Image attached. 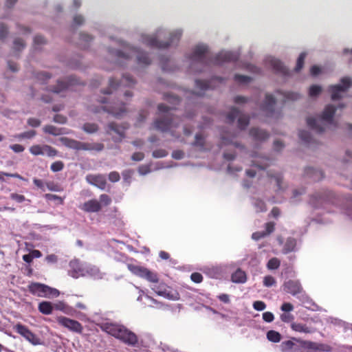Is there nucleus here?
<instances>
[{"mask_svg": "<svg viewBox=\"0 0 352 352\" xmlns=\"http://www.w3.org/2000/svg\"><path fill=\"white\" fill-rule=\"evenodd\" d=\"M267 338L272 342H279L281 340V335L274 330H270L267 333Z\"/></svg>", "mask_w": 352, "mask_h": 352, "instance_id": "31", "label": "nucleus"}, {"mask_svg": "<svg viewBox=\"0 0 352 352\" xmlns=\"http://www.w3.org/2000/svg\"><path fill=\"white\" fill-rule=\"evenodd\" d=\"M120 179V174L116 171H112L109 174V179L111 182H118Z\"/></svg>", "mask_w": 352, "mask_h": 352, "instance_id": "59", "label": "nucleus"}, {"mask_svg": "<svg viewBox=\"0 0 352 352\" xmlns=\"http://www.w3.org/2000/svg\"><path fill=\"white\" fill-rule=\"evenodd\" d=\"M29 291L31 294L39 297H47V291L50 287L44 284L38 283H32L28 286Z\"/></svg>", "mask_w": 352, "mask_h": 352, "instance_id": "16", "label": "nucleus"}, {"mask_svg": "<svg viewBox=\"0 0 352 352\" xmlns=\"http://www.w3.org/2000/svg\"><path fill=\"white\" fill-rule=\"evenodd\" d=\"M51 76L47 72H40L38 73L36 76V78L38 80H41L45 82V80L50 79Z\"/></svg>", "mask_w": 352, "mask_h": 352, "instance_id": "57", "label": "nucleus"}, {"mask_svg": "<svg viewBox=\"0 0 352 352\" xmlns=\"http://www.w3.org/2000/svg\"><path fill=\"white\" fill-rule=\"evenodd\" d=\"M64 163L62 161H56L50 166V169L53 172H58L63 169Z\"/></svg>", "mask_w": 352, "mask_h": 352, "instance_id": "45", "label": "nucleus"}, {"mask_svg": "<svg viewBox=\"0 0 352 352\" xmlns=\"http://www.w3.org/2000/svg\"><path fill=\"white\" fill-rule=\"evenodd\" d=\"M267 175L270 178H273L275 179L277 188L278 190H281V183L283 182V176L280 173H273L271 170L267 172Z\"/></svg>", "mask_w": 352, "mask_h": 352, "instance_id": "32", "label": "nucleus"}, {"mask_svg": "<svg viewBox=\"0 0 352 352\" xmlns=\"http://www.w3.org/2000/svg\"><path fill=\"white\" fill-rule=\"evenodd\" d=\"M35 135H36V131L34 130H31L29 131H25V132L21 133L20 134H18L15 137L19 139H24V138L30 139V138H33L34 136H35Z\"/></svg>", "mask_w": 352, "mask_h": 352, "instance_id": "46", "label": "nucleus"}, {"mask_svg": "<svg viewBox=\"0 0 352 352\" xmlns=\"http://www.w3.org/2000/svg\"><path fill=\"white\" fill-rule=\"evenodd\" d=\"M25 46V42L21 38H16L14 41V50L16 52L21 51Z\"/></svg>", "mask_w": 352, "mask_h": 352, "instance_id": "43", "label": "nucleus"}, {"mask_svg": "<svg viewBox=\"0 0 352 352\" xmlns=\"http://www.w3.org/2000/svg\"><path fill=\"white\" fill-rule=\"evenodd\" d=\"M99 202L100 203V204H103L104 206H107L110 205V204L111 203V199L109 195L106 194H102L100 196Z\"/></svg>", "mask_w": 352, "mask_h": 352, "instance_id": "53", "label": "nucleus"}, {"mask_svg": "<svg viewBox=\"0 0 352 352\" xmlns=\"http://www.w3.org/2000/svg\"><path fill=\"white\" fill-rule=\"evenodd\" d=\"M126 127L118 125L116 122H110L107 124L106 132L109 135H112L113 133L118 135V137L113 136L114 142H121L124 138V131Z\"/></svg>", "mask_w": 352, "mask_h": 352, "instance_id": "15", "label": "nucleus"}, {"mask_svg": "<svg viewBox=\"0 0 352 352\" xmlns=\"http://www.w3.org/2000/svg\"><path fill=\"white\" fill-rule=\"evenodd\" d=\"M296 245V241L293 238H288L286 240L283 248V253L286 254L294 250Z\"/></svg>", "mask_w": 352, "mask_h": 352, "instance_id": "29", "label": "nucleus"}, {"mask_svg": "<svg viewBox=\"0 0 352 352\" xmlns=\"http://www.w3.org/2000/svg\"><path fill=\"white\" fill-rule=\"evenodd\" d=\"M181 36L182 32L177 30L169 34L168 41L167 42L160 41L155 34L143 35L142 38V42L149 47L165 49L169 47L171 44L177 43L179 41Z\"/></svg>", "mask_w": 352, "mask_h": 352, "instance_id": "4", "label": "nucleus"}, {"mask_svg": "<svg viewBox=\"0 0 352 352\" xmlns=\"http://www.w3.org/2000/svg\"><path fill=\"white\" fill-rule=\"evenodd\" d=\"M44 145H33L30 148V152L34 155H44Z\"/></svg>", "mask_w": 352, "mask_h": 352, "instance_id": "39", "label": "nucleus"}, {"mask_svg": "<svg viewBox=\"0 0 352 352\" xmlns=\"http://www.w3.org/2000/svg\"><path fill=\"white\" fill-rule=\"evenodd\" d=\"M45 186H47V189L51 191L60 192L63 190V188L60 187V186L54 182H45Z\"/></svg>", "mask_w": 352, "mask_h": 352, "instance_id": "41", "label": "nucleus"}, {"mask_svg": "<svg viewBox=\"0 0 352 352\" xmlns=\"http://www.w3.org/2000/svg\"><path fill=\"white\" fill-rule=\"evenodd\" d=\"M102 109L112 114L116 118H120L126 112L125 104L117 102L107 103V104L102 107Z\"/></svg>", "mask_w": 352, "mask_h": 352, "instance_id": "12", "label": "nucleus"}, {"mask_svg": "<svg viewBox=\"0 0 352 352\" xmlns=\"http://www.w3.org/2000/svg\"><path fill=\"white\" fill-rule=\"evenodd\" d=\"M135 81L133 78L132 76H131L129 74H124L122 76V78L121 81L117 82L114 78H110L109 79V89H116L118 87H119L120 85H123L124 86H128L131 87L133 85H135Z\"/></svg>", "mask_w": 352, "mask_h": 352, "instance_id": "20", "label": "nucleus"}, {"mask_svg": "<svg viewBox=\"0 0 352 352\" xmlns=\"http://www.w3.org/2000/svg\"><path fill=\"white\" fill-rule=\"evenodd\" d=\"M292 329L294 331H298V332H302V333H311L310 329L306 324H304L302 323H297V322L292 323Z\"/></svg>", "mask_w": 352, "mask_h": 352, "instance_id": "30", "label": "nucleus"}, {"mask_svg": "<svg viewBox=\"0 0 352 352\" xmlns=\"http://www.w3.org/2000/svg\"><path fill=\"white\" fill-rule=\"evenodd\" d=\"M151 289L160 296L171 300L179 299V294L177 291L169 290V287L164 283H153Z\"/></svg>", "mask_w": 352, "mask_h": 352, "instance_id": "8", "label": "nucleus"}, {"mask_svg": "<svg viewBox=\"0 0 352 352\" xmlns=\"http://www.w3.org/2000/svg\"><path fill=\"white\" fill-rule=\"evenodd\" d=\"M284 290L293 296L300 294L302 292V287L299 280H289L283 285Z\"/></svg>", "mask_w": 352, "mask_h": 352, "instance_id": "17", "label": "nucleus"}, {"mask_svg": "<svg viewBox=\"0 0 352 352\" xmlns=\"http://www.w3.org/2000/svg\"><path fill=\"white\" fill-rule=\"evenodd\" d=\"M238 58V54L232 52L223 51L217 54L211 62L214 65H221L224 63L236 61Z\"/></svg>", "mask_w": 352, "mask_h": 352, "instance_id": "14", "label": "nucleus"}, {"mask_svg": "<svg viewBox=\"0 0 352 352\" xmlns=\"http://www.w3.org/2000/svg\"><path fill=\"white\" fill-rule=\"evenodd\" d=\"M10 148L14 153H21L25 150L24 146L19 144H12L10 146Z\"/></svg>", "mask_w": 352, "mask_h": 352, "instance_id": "64", "label": "nucleus"}, {"mask_svg": "<svg viewBox=\"0 0 352 352\" xmlns=\"http://www.w3.org/2000/svg\"><path fill=\"white\" fill-rule=\"evenodd\" d=\"M38 309L43 314L49 315L52 313L53 306L50 302L43 301L38 304Z\"/></svg>", "mask_w": 352, "mask_h": 352, "instance_id": "27", "label": "nucleus"}, {"mask_svg": "<svg viewBox=\"0 0 352 352\" xmlns=\"http://www.w3.org/2000/svg\"><path fill=\"white\" fill-rule=\"evenodd\" d=\"M272 66L273 69L279 73H281L284 75H287L288 74L287 69L283 65V63L279 60L273 59L271 61Z\"/></svg>", "mask_w": 352, "mask_h": 352, "instance_id": "28", "label": "nucleus"}, {"mask_svg": "<svg viewBox=\"0 0 352 352\" xmlns=\"http://www.w3.org/2000/svg\"><path fill=\"white\" fill-rule=\"evenodd\" d=\"M78 83V80L73 76H69L67 82L58 80L56 86H55L52 91L55 94H59L64 90L69 89L70 87Z\"/></svg>", "mask_w": 352, "mask_h": 352, "instance_id": "19", "label": "nucleus"}, {"mask_svg": "<svg viewBox=\"0 0 352 352\" xmlns=\"http://www.w3.org/2000/svg\"><path fill=\"white\" fill-rule=\"evenodd\" d=\"M236 118H238V126L240 129L243 130L248 126L249 116L241 115L240 111L236 107H232L227 115L228 122L232 123Z\"/></svg>", "mask_w": 352, "mask_h": 352, "instance_id": "10", "label": "nucleus"}, {"mask_svg": "<svg viewBox=\"0 0 352 352\" xmlns=\"http://www.w3.org/2000/svg\"><path fill=\"white\" fill-rule=\"evenodd\" d=\"M45 198L48 201H57V204L63 205L64 204V197H61L58 195H54V194H45Z\"/></svg>", "mask_w": 352, "mask_h": 352, "instance_id": "37", "label": "nucleus"}, {"mask_svg": "<svg viewBox=\"0 0 352 352\" xmlns=\"http://www.w3.org/2000/svg\"><path fill=\"white\" fill-rule=\"evenodd\" d=\"M231 278L234 283H243L246 281L247 276L244 271L241 269H238L232 274Z\"/></svg>", "mask_w": 352, "mask_h": 352, "instance_id": "26", "label": "nucleus"}, {"mask_svg": "<svg viewBox=\"0 0 352 352\" xmlns=\"http://www.w3.org/2000/svg\"><path fill=\"white\" fill-rule=\"evenodd\" d=\"M322 91V88L319 85H312L309 88V94L311 97L318 96Z\"/></svg>", "mask_w": 352, "mask_h": 352, "instance_id": "44", "label": "nucleus"}, {"mask_svg": "<svg viewBox=\"0 0 352 352\" xmlns=\"http://www.w3.org/2000/svg\"><path fill=\"white\" fill-rule=\"evenodd\" d=\"M60 140L66 147L76 151H101L104 148V145L102 143L83 142L66 137L61 138Z\"/></svg>", "mask_w": 352, "mask_h": 352, "instance_id": "5", "label": "nucleus"}, {"mask_svg": "<svg viewBox=\"0 0 352 352\" xmlns=\"http://www.w3.org/2000/svg\"><path fill=\"white\" fill-rule=\"evenodd\" d=\"M271 164V161L268 158L263 159V162L252 161V166L258 167L261 170L266 169Z\"/></svg>", "mask_w": 352, "mask_h": 352, "instance_id": "35", "label": "nucleus"}, {"mask_svg": "<svg viewBox=\"0 0 352 352\" xmlns=\"http://www.w3.org/2000/svg\"><path fill=\"white\" fill-rule=\"evenodd\" d=\"M336 112V107L332 104H328L324 109L321 117L319 119L307 118V124L311 129L318 133H322L324 131L326 123L331 124Z\"/></svg>", "mask_w": 352, "mask_h": 352, "instance_id": "3", "label": "nucleus"}, {"mask_svg": "<svg viewBox=\"0 0 352 352\" xmlns=\"http://www.w3.org/2000/svg\"><path fill=\"white\" fill-rule=\"evenodd\" d=\"M54 121L59 124H65L67 122V118L63 115L56 114L54 117Z\"/></svg>", "mask_w": 352, "mask_h": 352, "instance_id": "62", "label": "nucleus"}, {"mask_svg": "<svg viewBox=\"0 0 352 352\" xmlns=\"http://www.w3.org/2000/svg\"><path fill=\"white\" fill-rule=\"evenodd\" d=\"M157 109L159 115L153 121V128L162 133H170L173 137L179 138V135L175 133L174 129L179 126L181 120L170 113L173 108L164 104H160Z\"/></svg>", "mask_w": 352, "mask_h": 352, "instance_id": "1", "label": "nucleus"}, {"mask_svg": "<svg viewBox=\"0 0 352 352\" xmlns=\"http://www.w3.org/2000/svg\"><path fill=\"white\" fill-rule=\"evenodd\" d=\"M275 283H276V280L272 276H270V275L266 276L263 278V285L265 287H271V286L274 285Z\"/></svg>", "mask_w": 352, "mask_h": 352, "instance_id": "52", "label": "nucleus"}, {"mask_svg": "<svg viewBox=\"0 0 352 352\" xmlns=\"http://www.w3.org/2000/svg\"><path fill=\"white\" fill-rule=\"evenodd\" d=\"M280 262L277 258H272L269 260L267 267L269 270H276L279 267Z\"/></svg>", "mask_w": 352, "mask_h": 352, "instance_id": "40", "label": "nucleus"}, {"mask_svg": "<svg viewBox=\"0 0 352 352\" xmlns=\"http://www.w3.org/2000/svg\"><path fill=\"white\" fill-rule=\"evenodd\" d=\"M305 177H310L314 182H318L324 177V174L320 170L308 167L305 170Z\"/></svg>", "mask_w": 352, "mask_h": 352, "instance_id": "23", "label": "nucleus"}, {"mask_svg": "<svg viewBox=\"0 0 352 352\" xmlns=\"http://www.w3.org/2000/svg\"><path fill=\"white\" fill-rule=\"evenodd\" d=\"M132 52L136 54L137 60L139 64L148 65L151 63V59L146 53L136 49H133Z\"/></svg>", "mask_w": 352, "mask_h": 352, "instance_id": "25", "label": "nucleus"}, {"mask_svg": "<svg viewBox=\"0 0 352 352\" xmlns=\"http://www.w3.org/2000/svg\"><path fill=\"white\" fill-rule=\"evenodd\" d=\"M86 181L101 190H104L106 188L107 181L105 176L103 175H87L86 176Z\"/></svg>", "mask_w": 352, "mask_h": 352, "instance_id": "18", "label": "nucleus"}, {"mask_svg": "<svg viewBox=\"0 0 352 352\" xmlns=\"http://www.w3.org/2000/svg\"><path fill=\"white\" fill-rule=\"evenodd\" d=\"M56 321L58 324L67 329L70 331L77 333H82L83 331L82 325L76 320L60 316L56 318Z\"/></svg>", "mask_w": 352, "mask_h": 352, "instance_id": "9", "label": "nucleus"}, {"mask_svg": "<svg viewBox=\"0 0 352 352\" xmlns=\"http://www.w3.org/2000/svg\"><path fill=\"white\" fill-rule=\"evenodd\" d=\"M250 135L255 140L263 141L268 138L269 133L266 131L258 128H252L250 130Z\"/></svg>", "mask_w": 352, "mask_h": 352, "instance_id": "24", "label": "nucleus"}, {"mask_svg": "<svg viewBox=\"0 0 352 352\" xmlns=\"http://www.w3.org/2000/svg\"><path fill=\"white\" fill-rule=\"evenodd\" d=\"M253 307L256 311H263L265 309L266 305L263 301L257 300L253 303Z\"/></svg>", "mask_w": 352, "mask_h": 352, "instance_id": "55", "label": "nucleus"}, {"mask_svg": "<svg viewBox=\"0 0 352 352\" xmlns=\"http://www.w3.org/2000/svg\"><path fill=\"white\" fill-rule=\"evenodd\" d=\"M299 138L302 140L305 143L309 144L311 142V136L309 131L302 130L299 131L298 133Z\"/></svg>", "mask_w": 352, "mask_h": 352, "instance_id": "38", "label": "nucleus"}, {"mask_svg": "<svg viewBox=\"0 0 352 352\" xmlns=\"http://www.w3.org/2000/svg\"><path fill=\"white\" fill-rule=\"evenodd\" d=\"M208 47L205 45H197L195 47L192 54L190 56V60L195 63H200L202 65L208 64L206 60Z\"/></svg>", "mask_w": 352, "mask_h": 352, "instance_id": "13", "label": "nucleus"}, {"mask_svg": "<svg viewBox=\"0 0 352 352\" xmlns=\"http://www.w3.org/2000/svg\"><path fill=\"white\" fill-rule=\"evenodd\" d=\"M254 207L257 212H265L267 210L265 202L259 199L255 201Z\"/></svg>", "mask_w": 352, "mask_h": 352, "instance_id": "47", "label": "nucleus"}, {"mask_svg": "<svg viewBox=\"0 0 352 352\" xmlns=\"http://www.w3.org/2000/svg\"><path fill=\"white\" fill-rule=\"evenodd\" d=\"M43 130L46 133L51 134L53 135H59L62 134L61 129L53 125H46L43 128Z\"/></svg>", "mask_w": 352, "mask_h": 352, "instance_id": "33", "label": "nucleus"}, {"mask_svg": "<svg viewBox=\"0 0 352 352\" xmlns=\"http://www.w3.org/2000/svg\"><path fill=\"white\" fill-rule=\"evenodd\" d=\"M10 198L18 203H22L25 200V197L24 195H19L17 193H12L10 195Z\"/></svg>", "mask_w": 352, "mask_h": 352, "instance_id": "56", "label": "nucleus"}, {"mask_svg": "<svg viewBox=\"0 0 352 352\" xmlns=\"http://www.w3.org/2000/svg\"><path fill=\"white\" fill-rule=\"evenodd\" d=\"M263 319L267 322H271L274 320V314L270 311H266L263 314Z\"/></svg>", "mask_w": 352, "mask_h": 352, "instance_id": "60", "label": "nucleus"}, {"mask_svg": "<svg viewBox=\"0 0 352 352\" xmlns=\"http://www.w3.org/2000/svg\"><path fill=\"white\" fill-rule=\"evenodd\" d=\"M190 279L195 283H200L203 280V276L199 272H193L190 275Z\"/></svg>", "mask_w": 352, "mask_h": 352, "instance_id": "54", "label": "nucleus"}, {"mask_svg": "<svg viewBox=\"0 0 352 352\" xmlns=\"http://www.w3.org/2000/svg\"><path fill=\"white\" fill-rule=\"evenodd\" d=\"M98 126L95 123L87 122L84 124L82 129L87 133H94L98 131Z\"/></svg>", "mask_w": 352, "mask_h": 352, "instance_id": "34", "label": "nucleus"}, {"mask_svg": "<svg viewBox=\"0 0 352 352\" xmlns=\"http://www.w3.org/2000/svg\"><path fill=\"white\" fill-rule=\"evenodd\" d=\"M43 151L44 155L46 154L49 157H54L58 154L57 150L49 145H44Z\"/></svg>", "mask_w": 352, "mask_h": 352, "instance_id": "42", "label": "nucleus"}, {"mask_svg": "<svg viewBox=\"0 0 352 352\" xmlns=\"http://www.w3.org/2000/svg\"><path fill=\"white\" fill-rule=\"evenodd\" d=\"M195 85L196 87L198 89L204 91L209 88V84L207 81L201 80H197L195 81Z\"/></svg>", "mask_w": 352, "mask_h": 352, "instance_id": "51", "label": "nucleus"}, {"mask_svg": "<svg viewBox=\"0 0 352 352\" xmlns=\"http://www.w3.org/2000/svg\"><path fill=\"white\" fill-rule=\"evenodd\" d=\"M127 268L132 274L137 276L146 279L152 283H158L159 278L157 274L151 271L146 267L132 263H128Z\"/></svg>", "mask_w": 352, "mask_h": 352, "instance_id": "6", "label": "nucleus"}, {"mask_svg": "<svg viewBox=\"0 0 352 352\" xmlns=\"http://www.w3.org/2000/svg\"><path fill=\"white\" fill-rule=\"evenodd\" d=\"M28 124L32 127H38L41 124V121L34 118H31L28 120Z\"/></svg>", "mask_w": 352, "mask_h": 352, "instance_id": "63", "label": "nucleus"}, {"mask_svg": "<svg viewBox=\"0 0 352 352\" xmlns=\"http://www.w3.org/2000/svg\"><path fill=\"white\" fill-rule=\"evenodd\" d=\"M204 143H205V141H204V138L203 137V135L200 133L196 134L195 140L192 144L194 146L203 148L204 146Z\"/></svg>", "mask_w": 352, "mask_h": 352, "instance_id": "48", "label": "nucleus"}, {"mask_svg": "<svg viewBox=\"0 0 352 352\" xmlns=\"http://www.w3.org/2000/svg\"><path fill=\"white\" fill-rule=\"evenodd\" d=\"M80 208L87 212H98L101 208L100 203L95 199L85 202Z\"/></svg>", "mask_w": 352, "mask_h": 352, "instance_id": "21", "label": "nucleus"}, {"mask_svg": "<svg viewBox=\"0 0 352 352\" xmlns=\"http://www.w3.org/2000/svg\"><path fill=\"white\" fill-rule=\"evenodd\" d=\"M14 329L16 333L23 336L33 345H38L41 344L40 338H38L26 326L21 323H17L16 325H14Z\"/></svg>", "mask_w": 352, "mask_h": 352, "instance_id": "11", "label": "nucleus"}, {"mask_svg": "<svg viewBox=\"0 0 352 352\" xmlns=\"http://www.w3.org/2000/svg\"><path fill=\"white\" fill-rule=\"evenodd\" d=\"M306 56L307 54L305 52L300 53L297 59L296 65L294 69L295 72H298L303 67Z\"/></svg>", "mask_w": 352, "mask_h": 352, "instance_id": "36", "label": "nucleus"}, {"mask_svg": "<svg viewBox=\"0 0 352 352\" xmlns=\"http://www.w3.org/2000/svg\"><path fill=\"white\" fill-rule=\"evenodd\" d=\"M102 329L108 334L120 340L129 346H135L138 342L136 334L123 325L113 323H106Z\"/></svg>", "mask_w": 352, "mask_h": 352, "instance_id": "2", "label": "nucleus"}, {"mask_svg": "<svg viewBox=\"0 0 352 352\" xmlns=\"http://www.w3.org/2000/svg\"><path fill=\"white\" fill-rule=\"evenodd\" d=\"M294 316L289 313H283L280 315V320L284 322H290L293 320Z\"/></svg>", "mask_w": 352, "mask_h": 352, "instance_id": "61", "label": "nucleus"}, {"mask_svg": "<svg viewBox=\"0 0 352 352\" xmlns=\"http://www.w3.org/2000/svg\"><path fill=\"white\" fill-rule=\"evenodd\" d=\"M352 85V80L349 77L342 78L340 83L331 85L329 87V91L331 94V100H336L342 98V94L346 92Z\"/></svg>", "mask_w": 352, "mask_h": 352, "instance_id": "7", "label": "nucleus"}, {"mask_svg": "<svg viewBox=\"0 0 352 352\" xmlns=\"http://www.w3.org/2000/svg\"><path fill=\"white\" fill-rule=\"evenodd\" d=\"M252 78L248 76L241 75V74H236L234 76V80L241 83V84H245L247 82H249L251 81Z\"/></svg>", "mask_w": 352, "mask_h": 352, "instance_id": "49", "label": "nucleus"}, {"mask_svg": "<svg viewBox=\"0 0 352 352\" xmlns=\"http://www.w3.org/2000/svg\"><path fill=\"white\" fill-rule=\"evenodd\" d=\"M275 223L274 222H267L265 223V231L266 235H269L272 233L274 230Z\"/></svg>", "mask_w": 352, "mask_h": 352, "instance_id": "58", "label": "nucleus"}, {"mask_svg": "<svg viewBox=\"0 0 352 352\" xmlns=\"http://www.w3.org/2000/svg\"><path fill=\"white\" fill-rule=\"evenodd\" d=\"M276 104V100L274 96L271 94H266L265 100L262 104V110L268 116H272L274 113V105Z\"/></svg>", "mask_w": 352, "mask_h": 352, "instance_id": "22", "label": "nucleus"}, {"mask_svg": "<svg viewBox=\"0 0 352 352\" xmlns=\"http://www.w3.org/2000/svg\"><path fill=\"white\" fill-rule=\"evenodd\" d=\"M168 155V152L162 148L156 149L153 152V157L155 158L164 157Z\"/></svg>", "mask_w": 352, "mask_h": 352, "instance_id": "50", "label": "nucleus"}]
</instances>
